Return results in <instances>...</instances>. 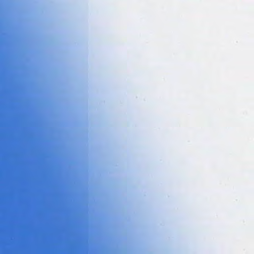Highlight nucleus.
Returning <instances> with one entry per match:
<instances>
[{
    "mask_svg": "<svg viewBox=\"0 0 254 254\" xmlns=\"http://www.w3.org/2000/svg\"><path fill=\"white\" fill-rule=\"evenodd\" d=\"M16 186L17 187L18 186V181L17 180L16 181Z\"/></svg>",
    "mask_w": 254,
    "mask_h": 254,
    "instance_id": "nucleus-1",
    "label": "nucleus"
},
{
    "mask_svg": "<svg viewBox=\"0 0 254 254\" xmlns=\"http://www.w3.org/2000/svg\"><path fill=\"white\" fill-rule=\"evenodd\" d=\"M16 186L17 187L18 186V181L17 180L16 181Z\"/></svg>",
    "mask_w": 254,
    "mask_h": 254,
    "instance_id": "nucleus-2",
    "label": "nucleus"
},
{
    "mask_svg": "<svg viewBox=\"0 0 254 254\" xmlns=\"http://www.w3.org/2000/svg\"><path fill=\"white\" fill-rule=\"evenodd\" d=\"M16 186L17 187L18 186V181L17 180L16 181Z\"/></svg>",
    "mask_w": 254,
    "mask_h": 254,
    "instance_id": "nucleus-3",
    "label": "nucleus"
},
{
    "mask_svg": "<svg viewBox=\"0 0 254 254\" xmlns=\"http://www.w3.org/2000/svg\"><path fill=\"white\" fill-rule=\"evenodd\" d=\"M16 186L17 187L18 186V181L17 180L16 181Z\"/></svg>",
    "mask_w": 254,
    "mask_h": 254,
    "instance_id": "nucleus-4",
    "label": "nucleus"
},
{
    "mask_svg": "<svg viewBox=\"0 0 254 254\" xmlns=\"http://www.w3.org/2000/svg\"><path fill=\"white\" fill-rule=\"evenodd\" d=\"M16 186L17 187L18 186V181L17 180L16 181Z\"/></svg>",
    "mask_w": 254,
    "mask_h": 254,
    "instance_id": "nucleus-5",
    "label": "nucleus"
},
{
    "mask_svg": "<svg viewBox=\"0 0 254 254\" xmlns=\"http://www.w3.org/2000/svg\"><path fill=\"white\" fill-rule=\"evenodd\" d=\"M16 110H18V105H16Z\"/></svg>",
    "mask_w": 254,
    "mask_h": 254,
    "instance_id": "nucleus-6",
    "label": "nucleus"
},
{
    "mask_svg": "<svg viewBox=\"0 0 254 254\" xmlns=\"http://www.w3.org/2000/svg\"><path fill=\"white\" fill-rule=\"evenodd\" d=\"M16 110H18V105H16Z\"/></svg>",
    "mask_w": 254,
    "mask_h": 254,
    "instance_id": "nucleus-7",
    "label": "nucleus"
},
{
    "mask_svg": "<svg viewBox=\"0 0 254 254\" xmlns=\"http://www.w3.org/2000/svg\"><path fill=\"white\" fill-rule=\"evenodd\" d=\"M16 110H18V105H16Z\"/></svg>",
    "mask_w": 254,
    "mask_h": 254,
    "instance_id": "nucleus-8",
    "label": "nucleus"
},
{
    "mask_svg": "<svg viewBox=\"0 0 254 254\" xmlns=\"http://www.w3.org/2000/svg\"><path fill=\"white\" fill-rule=\"evenodd\" d=\"M16 110H18V105H16Z\"/></svg>",
    "mask_w": 254,
    "mask_h": 254,
    "instance_id": "nucleus-9",
    "label": "nucleus"
},
{
    "mask_svg": "<svg viewBox=\"0 0 254 254\" xmlns=\"http://www.w3.org/2000/svg\"><path fill=\"white\" fill-rule=\"evenodd\" d=\"M16 233H18V229H16Z\"/></svg>",
    "mask_w": 254,
    "mask_h": 254,
    "instance_id": "nucleus-10",
    "label": "nucleus"
},
{
    "mask_svg": "<svg viewBox=\"0 0 254 254\" xmlns=\"http://www.w3.org/2000/svg\"><path fill=\"white\" fill-rule=\"evenodd\" d=\"M16 233H18V229H16Z\"/></svg>",
    "mask_w": 254,
    "mask_h": 254,
    "instance_id": "nucleus-11",
    "label": "nucleus"
},
{
    "mask_svg": "<svg viewBox=\"0 0 254 254\" xmlns=\"http://www.w3.org/2000/svg\"><path fill=\"white\" fill-rule=\"evenodd\" d=\"M16 233H18V229H16Z\"/></svg>",
    "mask_w": 254,
    "mask_h": 254,
    "instance_id": "nucleus-12",
    "label": "nucleus"
},
{
    "mask_svg": "<svg viewBox=\"0 0 254 254\" xmlns=\"http://www.w3.org/2000/svg\"><path fill=\"white\" fill-rule=\"evenodd\" d=\"M16 102H18V98H16Z\"/></svg>",
    "mask_w": 254,
    "mask_h": 254,
    "instance_id": "nucleus-13",
    "label": "nucleus"
},
{
    "mask_svg": "<svg viewBox=\"0 0 254 254\" xmlns=\"http://www.w3.org/2000/svg\"><path fill=\"white\" fill-rule=\"evenodd\" d=\"M16 102H18V98H16Z\"/></svg>",
    "mask_w": 254,
    "mask_h": 254,
    "instance_id": "nucleus-14",
    "label": "nucleus"
},
{
    "mask_svg": "<svg viewBox=\"0 0 254 254\" xmlns=\"http://www.w3.org/2000/svg\"><path fill=\"white\" fill-rule=\"evenodd\" d=\"M16 102H18V98H16Z\"/></svg>",
    "mask_w": 254,
    "mask_h": 254,
    "instance_id": "nucleus-15",
    "label": "nucleus"
},
{
    "mask_svg": "<svg viewBox=\"0 0 254 254\" xmlns=\"http://www.w3.org/2000/svg\"><path fill=\"white\" fill-rule=\"evenodd\" d=\"M16 119H18V117H16Z\"/></svg>",
    "mask_w": 254,
    "mask_h": 254,
    "instance_id": "nucleus-16",
    "label": "nucleus"
},
{
    "mask_svg": "<svg viewBox=\"0 0 254 254\" xmlns=\"http://www.w3.org/2000/svg\"><path fill=\"white\" fill-rule=\"evenodd\" d=\"M16 173H17V174L18 173V172H17V171L16 172Z\"/></svg>",
    "mask_w": 254,
    "mask_h": 254,
    "instance_id": "nucleus-17",
    "label": "nucleus"
},
{
    "mask_svg": "<svg viewBox=\"0 0 254 254\" xmlns=\"http://www.w3.org/2000/svg\"><path fill=\"white\" fill-rule=\"evenodd\" d=\"M16 196H18V194H16Z\"/></svg>",
    "mask_w": 254,
    "mask_h": 254,
    "instance_id": "nucleus-18",
    "label": "nucleus"
},
{
    "mask_svg": "<svg viewBox=\"0 0 254 254\" xmlns=\"http://www.w3.org/2000/svg\"><path fill=\"white\" fill-rule=\"evenodd\" d=\"M16 210H18V208H16Z\"/></svg>",
    "mask_w": 254,
    "mask_h": 254,
    "instance_id": "nucleus-19",
    "label": "nucleus"
},
{
    "mask_svg": "<svg viewBox=\"0 0 254 254\" xmlns=\"http://www.w3.org/2000/svg\"><path fill=\"white\" fill-rule=\"evenodd\" d=\"M16 219H18V217H16Z\"/></svg>",
    "mask_w": 254,
    "mask_h": 254,
    "instance_id": "nucleus-20",
    "label": "nucleus"
}]
</instances>
